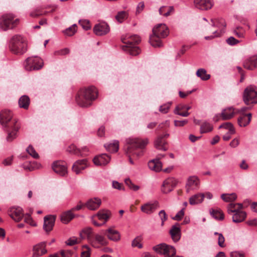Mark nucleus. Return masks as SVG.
<instances>
[{"instance_id":"7","label":"nucleus","mask_w":257,"mask_h":257,"mask_svg":"<svg viewBox=\"0 0 257 257\" xmlns=\"http://www.w3.org/2000/svg\"><path fill=\"white\" fill-rule=\"evenodd\" d=\"M243 101L246 105L257 103V87L254 85L247 87L244 90Z\"/></svg>"},{"instance_id":"18","label":"nucleus","mask_w":257,"mask_h":257,"mask_svg":"<svg viewBox=\"0 0 257 257\" xmlns=\"http://www.w3.org/2000/svg\"><path fill=\"white\" fill-rule=\"evenodd\" d=\"M199 183V180L196 176L189 177L186 184L187 192L189 193L192 190L196 189L198 187Z\"/></svg>"},{"instance_id":"45","label":"nucleus","mask_w":257,"mask_h":257,"mask_svg":"<svg viewBox=\"0 0 257 257\" xmlns=\"http://www.w3.org/2000/svg\"><path fill=\"white\" fill-rule=\"evenodd\" d=\"M110 212L108 210L99 211L96 214L99 220H104L105 221L108 219L110 215Z\"/></svg>"},{"instance_id":"54","label":"nucleus","mask_w":257,"mask_h":257,"mask_svg":"<svg viewBox=\"0 0 257 257\" xmlns=\"http://www.w3.org/2000/svg\"><path fill=\"white\" fill-rule=\"evenodd\" d=\"M62 257H72L73 256V252L69 250H62L60 252Z\"/></svg>"},{"instance_id":"16","label":"nucleus","mask_w":257,"mask_h":257,"mask_svg":"<svg viewBox=\"0 0 257 257\" xmlns=\"http://www.w3.org/2000/svg\"><path fill=\"white\" fill-rule=\"evenodd\" d=\"M194 3L196 8L201 10L210 9L213 5L212 0H194Z\"/></svg>"},{"instance_id":"33","label":"nucleus","mask_w":257,"mask_h":257,"mask_svg":"<svg viewBox=\"0 0 257 257\" xmlns=\"http://www.w3.org/2000/svg\"><path fill=\"white\" fill-rule=\"evenodd\" d=\"M45 9V8L44 7H37L30 13V16L33 18H36L39 16L46 15L48 12L44 11L43 10Z\"/></svg>"},{"instance_id":"23","label":"nucleus","mask_w":257,"mask_h":257,"mask_svg":"<svg viewBox=\"0 0 257 257\" xmlns=\"http://www.w3.org/2000/svg\"><path fill=\"white\" fill-rule=\"evenodd\" d=\"M9 215L17 222L20 221L24 217L22 209L20 207L11 208Z\"/></svg>"},{"instance_id":"50","label":"nucleus","mask_w":257,"mask_h":257,"mask_svg":"<svg viewBox=\"0 0 257 257\" xmlns=\"http://www.w3.org/2000/svg\"><path fill=\"white\" fill-rule=\"evenodd\" d=\"M141 237L140 236H137L132 241V245L133 247H138L139 248H141L143 247V245L141 243Z\"/></svg>"},{"instance_id":"11","label":"nucleus","mask_w":257,"mask_h":257,"mask_svg":"<svg viewBox=\"0 0 257 257\" xmlns=\"http://www.w3.org/2000/svg\"><path fill=\"white\" fill-rule=\"evenodd\" d=\"M52 169L56 173L60 176H64L67 174V167L65 162L62 161L54 162L52 165Z\"/></svg>"},{"instance_id":"36","label":"nucleus","mask_w":257,"mask_h":257,"mask_svg":"<svg viewBox=\"0 0 257 257\" xmlns=\"http://www.w3.org/2000/svg\"><path fill=\"white\" fill-rule=\"evenodd\" d=\"M210 213L216 219L222 220L224 219V214L220 209H211Z\"/></svg>"},{"instance_id":"55","label":"nucleus","mask_w":257,"mask_h":257,"mask_svg":"<svg viewBox=\"0 0 257 257\" xmlns=\"http://www.w3.org/2000/svg\"><path fill=\"white\" fill-rule=\"evenodd\" d=\"M226 42L228 45L231 46L236 45L240 42L239 41L232 36L227 39Z\"/></svg>"},{"instance_id":"17","label":"nucleus","mask_w":257,"mask_h":257,"mask_svg":"<svg viewBox=\"0 0 257 257\" xmlns=\"http://www.w3.org/2000/svg\"><path fill=\"white\" fill-rule=\"evenodd\" d=\"M245 69L252 70L257 67V56L253 55L246 58L243 63Z\"/></svg>"},{"instance_id":"35","label":"nucleus","mask_w":257,"mask_h":257,"mask_svg":"<svg viewBox=\"0 0 257 257\" xmlns=\"http://www.w3.org/2000/svg\"><path fill=\"white\" fill-rule=\"evenodd\" d=\"M204 198V194L199 193L195 194L189 199V203L191 205H195L202 202Z\"/></svg>"},{"instance_id":"34","label":"nucleus","mask_w":257,"mask_h":257,"mask_svg":"<svg viewBox=\"0 0 257 257\" xmlns=\"http://www.w3.org/2000/svg\"><path fill=\"white\" fill-rule=\"evenodd\" d=\"M74 217V214L72 210H69L63 213L61 215V220L65 224L68 223Z\"/></svg>"},{"instance_id":"63","label":"nucleus","mask_w":257,"mask_h":257,"mask_svg":"<svg viewBox=\"0 0 257 257\" xmlns=\"http://www.w3.org/2000/svg\"><path fill=\"white\" fill-rule=\"evenodd\" d=\"M77 243V238L73 237L72 238H69L66 241V243L68 245H73Z\"/></svg>"},{"instance_id":"47","label":"nucleus","mask_w":257,"mask_h":257,"mask_svg":"<svg viewBox=\"0 0 257 257\" xmlns=\"http://www.w3.org/2000/svg\"><path fill=\"white\" fill-rule=\"evenodd\" d=\"M26 151L34 159H38L39 158V154L36 152L35 149L31 145H30L27 149Z\"/></svg>"},{"instance_id":"48","label":"nucleus","mask_w":257,"mask_h":257,"mask_svg":"<svg viewBox=\"0 0 257 257\" xmlns=\"http://www.w3.org/2000/svg\"><path fill=\"white\" fill-rule=\"evenodd\" d=\"M174 11V8L170 7H162V14L165 17H168Z\"/></svg>"},{"instance_id":"4","label":"nucleus","mask_w":257,"mask_h":257,"mask_svg":"<svg viewBox=\"0 0 257 257\" xmlns=\"http://www.w3.org/2000/svg\"><path fill=\"white\" fill-rule=\"evenodd\" d=\"M121 40L122 42L125 44L123 48H125V50L127 51L131 55L135 56L140 53L141 49L140 48L135 46L141 42V38L139 36L134 35L125 36V37H121Z\"/></svg>"},{"instance_id":"20","label":"nucleus","mask_w":257,"mask_h":257,"mask_svg":"<svg viewBox=\"0 0 257 257\" xmlns=\"http://www.w3.org/2000/svg\"><path fill=\"white\" fill-rule=\"evenodd\" d=\"M6 132H7L8 135L6 140L8 142H11L17 137V132L20 128L19 124L15 125L13 127L4 128Z\"/></svg>"},{"instance_id":"39","label":"nucleus","mask_w":257,"mask_h":257,"mask_svg":"<svg viewBox=\"0 0 257 257\" xmlns=\"http://www.w3.org/2000/svg\"><path fill=\"white\" fill-rule=\"evenodd\" d=\"M67 151L75 155L83 156V154L81 152V150L77 148L74 144L69 146L67 149Z\"/></svg>"},{"instance_id":"15","label":"nucleus","mask_w":257,"mask_h":257,"mask_svg":"<svg viewBox=\"0 0 257 257\" xmlns=\"http://www.w3.org/2000/svg\"><path fill=\"white\" fill-rule=\"evenodd\" d=\"M56 220V216L52 215H47L44 218L43 228L47 232L53 229Z\"/></svg>"},{"instance_id":"1","label":"nucleus","mask_w":257,"mask_h":257,"mask_svg":"<svg viewBox=\"0 0 257 257\" xmlns=\"http://www.w3.org/2000/svg\"><path fill=\"white\" fill-rule=\"evenodd\" d=\"M147 139L141 140L139 138H129L126 141L124 146V151L126 155L129 158L131 164H134L132 157L138 158L143 154L142 149L148 144Z\"/></svg>"},{"instance_id":"62","label":"nucleus","mask_w":257,"mask_h":257,"mask_svg":"<svg viewBox=\"0 0 257 257\" xmlns=\"http://www.w3.org/2000/svg\"><path fill=\"white\" fill-rule=\"evenodd\" d=\"M172 104L171 102H168L167 104L162 105V113H166L168 112L171 105Z\"/></svg>"},{"instance_id":"12","label":"nucleus","mask_w":257,"mask_h":257,"mask_svg":"<svg viewBox=\"0 0 257 257\" xmlns=\"http://www.w3.org/2000/svg\"><path fill=\"white\" fill-rule=\"evenodd\" d=\"M159 206V202L157 201H154L143 204L141 207V210L145 213L150 214L154 212Z\"/></svg>"},{"instance_id":"44","label":"nucleus","mask_w":257,"mask_h":257,"mask_svg":"<svg viewBox=\"0 0 257 257\" xmlns=\"http://www.w3.org/2000/svg\"><path fill=\"white\" fill-rule=\"evenodd\" d=\"M212 125L207 122H203L200 126V133L201 134L210 132L212 131Z\"/></svg>"},{"instance_id":"2","label":"nucleus","mask_w":257,"mask_h":257,"mask_svg":"<svg viewBox=\"0 0 257 257\" xmlns=\"http://www.w3.org/2000/svg\"><path fill=\"white\" fill-rule=\"evenodd\" d=\"M98 95V91L93 86L81 88L76 96V101L81 107H87L91 105Z\"/></svg>"},{"instance_id":"52","label":"nucleus","mask_w":257,"mask_h":257,"mask_svg":"<svg viewBox=\"0 0 257 257\" xmlns=\"http://www.w3.org/2000/svg\"><path fill=\"white\" fill-rule=\"evenodd\" d=\"M79 23L85 30H88L91 28V25L88 21L80 20Z\"/></svg>"},{"instance_id":"5","label":"nucleus","mask_w":257,"mask_h":257,"mask_svg":"<svg viewBox=\"0 0 257 257\" xmlns=\"http://www.w3.org/2000/svg\"><path fill=\"white\" fill-rule=\"evenodd\" d=\"M19 23L20 19L12 13L4 14L0 17V29L5 31L14 29Z\"/></svg>"},{"instance_id":"19","label":"nucleus","mask_w":257,"mask_h":257,"mask_svg":"<svg viewBox=\"0 0 257 257\" xmlns=\"http://www.w3.org/2000/svg\"><path fill=\"white\" fill-rule=\"evenodd\" d=\"M87 160L86 159L76 161L72 166V171L76 174H79L82 170H83L87 167Z\"/></svg>"},{"instance_id":"56","label":"nucleus","mask_w":257,"mask_h":257,"mask_svg":"<svg viewBox=\"0 0 257 257\" xmlns=\"http://www.w3.org/2000/svg\"><path fill=\"white\" fill-rule=\"evenodd\" d=\"M184 208L182 209L179 211L176 215L172 218L174 220L179 221L181 220L183 216L184 215Z\"/></svg>"},{"instance_id":"46","label":"nucleus","mask_w":257,"mask_h":257,"mask_svg":"<svg viewBox=\"0 0 257 257\" xmlns=\"http://www.w3.org/2000/svg\"><path fill=\"white\" fill-rule=\"evenodd\" d=\"M124 182L125 184L128 186V187L135 191L138 190L140 189V186L135 185L130 178H126L124 180Z\"/></svg>"},{"instance_id":"14","label":"nucleus","mask_w":257,"mask_h":257,"mask_svg":"<svg viewBox=\"0 0 257 257\" xmlns=\"http://www.w3.org/2000/svg\"><path fill=\"white\" fill-rule=\"evenodd\" d=\"M177 184V181L173 177H169L166 179L162 185L163 187V190H162L165 193H167L171 192Z\"/></svg>"},{"instance_id":"49","label":"nucleus","mask_w":257,"mask_h":257,"mask_svg":"<svg viewBox=\"0 0 257 257\" xmlns=\"http://www.w3.org/2000/svg\"><path fill=\"white\" fill-rule=\"evenodd\" d=\"M77 27L76 24L73 25L71 27L66 29L64 31V33L69 36H71L74 34L76 32V27Z\"/></svg>"},{"instance_id":"3","label":"nucleus","mask_w":257,"mask_h":257,"mask_svg":"<svg viewBox=\"0 0 257 257\" xmlns=\"http://www.w3.org/2000/svg\"><path fill=\"white\" fill-rule=\"evenodd\" d=\"M9 47L13 54L23 55L27 50V42L21 35H15L10 39Z\"/></svg>"},{"instance_id":"64","label":"nucleus","mask_w":257,"mask_h":257,"mask_svg":"<svg viewBox=\"0 0 257 257\" xmlns=\"http://www.w3.org/2000/svg\"><path fill=\"white\" fill-rule=\"evenodd\" d=\"M187 122H188V120H175L174 121V124H175V126L181 127V126H183Z\"/></svg>"},{"instance_id":"25","label":"nucleus","mask_w":257,"mask_h":257,"mask_svg":"<svg viewBox=\"0 0 257 257\" xmlns=\"http://www.w3.org/2000/svg\"><path fill=\"white\" fill-rule=\"evenodd\" d=\"M109 156L106 154H102L96 156L93 160V163L95 165L101 166L106 165L110 161Z\"/></svg>"},{"instance_id":"28","label":"nucleus","mask_w":257,"mask_h":257,"mask_svg":"<svg viewBox=\"0 0 257 257\" xmlns=\"http://www.w3.org/2000/svg\"><path fill=\"white\" fill-rule=\"evenodd\" d=\"M101 203L100 199L98 198H94L89 199L85 204V206L88 209L92 210L97 209Z\"/></svg>"},{"instance_id":"24","label":"nucleus","mask_w":257,"mask_h":257,"mask_svg":"<svg viewBox=\"0 0 257 257\" xmlns=\"http://www.w3.org/2000/svg\"><path fill=\"white\" fill-rule=\"evenodd\" d=\"M176 254L175 248L166 243H162V254L164 257H174Z\"/></svg>"},{"instance_id":"58","label":"nucleus","mask_w":257,"mask_h":257,"mask_svg":"<svg viewBox=\"0 0 257 257\" xmlns=\"http://www.w3.org/2000/svg\"><path fill=\"white\" fill-rule=\"evenodd\" d=\"M144 3L143 2H140L137 7L136 15H138L140 14L144 10Z\"/></svg>"},{"instance_id":"9","label":"nucleus","mask_w":257,"mask_h":257,"mask_svg":"<svg viewBox=\"0 0 257 257\" xmlns=\"http://www.w3.org/2000/svg\"><path fill=\"white\" fill-rule=\"evenodd\" d=\"M153 34L150 37L149 42L154 47L161 46V24L156 25L153 29Z\"/></svg>"},{"instance_id":"41","label":"nucleus","mask_w":257,"mask_h":257,"mask_svg":"<svg viewBox=\"0 0 257 257\" xmlns=\"http://www.w3.org/2000/svg\"><path fill=\"white\" fill-rule=\"evenodd\" d=\"M232 32L237 37L239 38H243L244 37L245 34V31L244 29L240 26L236 27L234 28Z\"/></svg>"},{"instance_id":"29","label":"nucleus","mask_w":257,"mask_h":257,"mask_svg":"<svg viewBox=\"0 0 257 257\" xmlns=\"http://www.w3.org/2000/svg\"><path fill=\"white\" fill-rule=\"evenodd\" d=\"M148 167L152 171L156 172L161 171V161L159 158H156L148 162Z\"/></svg>"},{"instance_id":"30","label":"nucleus","mask_w":257,"mask_h":257,"mask_svg":"<svg viewBox=\"0 0 257 257\" xmlns=\"http://www.w3.org/2000/svg\"><path fill=\"white\" fill-rule=\"evenodd\" d=\"M246 214L244 211L237 210L234 212L232 216V221L235 223H239L242 222L246 218Z\"/></svg>"},{"instance_id":"8","label":"nucleus","mask_w":257,"mask_h":257,"mask_svg":"<svg viewBox=\"0 0 257 257\" xmlns=\"http://www.w3.org/2000/svg\"><path fill=\"white\" fill-rule=\"evenodd\" d=\"M24 65L27 71L37 70L42 68L43 62L39 57H29L25 60Z\"/></svg>"},{"instance_id":"6","label":"nucleus","mask_w":257,"mask_h":257,"mask_svg":"<svg viewBox=\"0 0 257 257\" xmlns=\"http://www.w3.org/2000/svg\"><path fill=\"white\" fill-rule=\"evenodd\" d=\"M13 116V113L9 110L4 109L1 112L0 123L4 128L13 127L19 124L17 120Z\"/></svg>"},{"instance_id":"22","label":"nucleus","mask_w":257,"mask_h":257,"mask_svg":"<svg viewBox=\"0 0 257 257\" xmlns=\"http://www.w3.org/2000/svg\"><path fill=\"white\" fill-rule=\"evenodd\" d=\"M171 238L174 242L180 240L181 237V229L179 223L173 225L169 231Z\"/></svg>"},{"instance_id":"31","label":"nucleus","mask_w":257,"mask_h":257,"mask_svg":"<svg viewBox=\"0 0 257 257\" xmlns=\"http://www.w3.org/2000/svg\"><path fill=\"white\" fill-rule=\"evenodd\" d=\"M234 114V109L230 107L222 110L220 115L222 120H228L231 119Z\"/></svg>"},{"instance_id":"38","label":"nucleus","mask_w":257,"mask_h":257,"mask_svg":"<svg viewBox=\"0 0 257 257\" xmlns=\"http://www.w3.org/2000/svg\"><path fill=\"white\" fill-rule=\"evenodd\" d=\"M30 98L27 95H23L20 97L19 100V105L20 107L27 109L30 104Z\"/></svg>"},{"instance_id":"21","label":"nucleus","mask_w":257,"mask_h":257,"mask_svg":"<svg viewBox=\"0 0 257 257\" xmlns=\"http://www.w3.org/2000/svg\"><path fill=\"white\" fill-rule=\"evenodd\" d=\"M103 234L107 238L113 241H118L120 239V235L118 231L112 228H109L103 231Z\"/></svg>"},{"instance_id":"42","label":"nucleus","mask_w":257,"mask_h":257,"mask_svg":"<svg viewBox=\"0 0 257 257\" xmlns=\"http://www.w3.org/2000/svg\"><path fill=\"white\" fill-rule=\"evenodd\" d=\"M196 75L204 81L207 80L210 78V74H207L206 70L203 68L199 69L196 72Z\"/></svg>"},{"instance_id":"53","label":"nucleus","mask_w":257,"mask_h":257,"mask_svg":"<svg viewBox=\"0 0 257 257\" xmlns=\"http://www.w3.org/2000/svg\"><path fill=\"white\" fill-rule=\"evenodd\" d=\"M169 34V30L166 25L162 24V39L165 38Z\"/></svg>"},{"instance_id":"26","label":"nucleus","mask_w":257,"mask_h":257,"mask_svg":"<svg viewBox=\"0 0 257 257\" xmlns=\"http://www.w3.org/2000/svg\"><path fill=\"white\" fill-rule=\"evenodd\" d=\"M45 242H41L33 247V257L40 256L47 252Z\"/></svg>"},{"instance_id":"40","label":"nucleus","mask_w":257,"mask_h":257,"mask_svg":"<svg viewBox=\"0 0 257 257\" xmlns=\"http://www.w3.org/2000/svg\"><path fill=\"white\" fill-rule=\"evenodd\" d=\"M128 13L126 11L118 12L115 16V20L119 23H122L124 20L127 19Z\"/></svg>"},{"instance_id":"37","label":"nucleus","mask_w":257,"mask_h":257,"mask_svg":"<svg viewBox=\"0 0 257 257\" xmlns=\"http://www.w3.org/2000/svg\"><path fill=\"white\" fill-rule=\"evenodd\" d=\"M104 147L108 151L111 153H115L118 150L119 142L118 141L114 140L112 143L105 145Z\"/></svg>"},{"instance_id":"32","label":"nucleus","mask_w":257,"mask_h":257,"mask_svg":"<svg viewBox=\"0 0 257 257\" xmlns=\"http://www.w3.org/2000/svg\"><path fill=\"white\" fill-rule=\"evenodd\" d=\"M92 229L91 227H86L83 229L80 233V235L82 238H86L88 241L89 242L91 238H92L93 235Z\"/></svg>"},{"instance_id":"10","label":"nucleus","mask_w":257,"mask_h":257,"mask_svg":"<svg viewBox=\"0 0 257 257\" xmlns=\"http://www.w3.org/2000/svg\"><path fill=\"white\" fill-rule=\"evenodd\" d=\"M89 243L94 248H99L101 246L108 244V241L102 234L94 233Z\"/></svg>"},{"instance_id":"13","label":"nucleus","mask_w":257,"mask_h":257,"mask_svg":"<svg viewBox=\"0 0 257 257\" xmlns=\"http://www.w3.org/2000/svg\"><path fill=\"white\" fill-rule=\"evenodd\" d=\"M110 31L109 25L105 22L96 24L93 28V32L97 36H102L107 34Z\"/></svg>"},{"instance_id":"27","label":"nucleus","mask_w":257,"mask_h":257,"mask_svg":"<svg viewBox=\"0 0 257 257\" xmlns=\"http://www.w3.org/2000/svg\"><path fill=\"white\" fill-rule=\"evenodd\" d=\"M251 117L252 114L251 113L240 115L237 119L238 125L241 127H245L250 123Z\"/></svg>"},{"instance_id":"43","label":"nucleus","mask_w":257,"mask_h":257,"mask_svg":"<svg viewBox=\"0 0 257 257\" xmlns=\"http://www.w3.org/2000/svg\"><path fill=\"white\" fill-rule=\"evenodd\" d=\"M221 198L225 202H232L236 199L237 195L234 193L231 194H222L221 195Z\"/></svg>"},{"instance_id":"59","label":"nucleus","mask_w":257,"mask_h":257,"mask_svg":"<svg viewBox=\"0 0 257 257\" xmlns=\"http://www.w3.org/2000/svg\"><path fill=\"white\" fill-rule=\"evenodd\" d=\"M235 206H236V204L230 203L229 204H228V206H227L228 213L229 214H230L231 213H234V212L237 211V210H238V209H235Z\"/></svg>"},{"instance_id":"51","label":"nucleus","mask_w":257,"mask_h":257,"mask_svg":"<svg viewBox=\"0 0 257 257\" xmlns=\"http://www.w3.org/2000/svg\"><path fill=\"white\" fill-rule=\"evenodd\" d=\"M182 110H183V107H182L181 108H180V107H176L175 109L174 110V112L175 114L184 117L188 116L189 115V113L187 111L183 112H180V111Z\"/></svg>"},{"instance_id":"57","label":"nucleus","mask_w":257,"mask_h":257,"mask_svg":"<svg viewBox=\"0 0 257 257\" xmlns=\"http://www.w3.org/2000/svg\"><path fill=\"white\" fill-rule=\"evenodd\" d=\"M83 248L86 249V250L82 251L81 253V257H90V250L89 247L87 245H84Z\"/></svg>"},{"instance_id":"60","label":"nucleus","mask_w":257,"mask_h":257,"mask_svg":"<svg viewBox=\"0 0 257 257\" xmlns=\"http://www.w3.org/2000/svg\"><path fill=\"white\" fill-rule=\"evenodd\" d=\"M25 222L29 224L31 226H36V223L34 222L30 215H27L25 217Z\"/></svg>"},{"instance_id":"61","label":"nucleus","mask_w":257,"mask_h":257,"mask_svg":"<svg viewBox=\"0 0 257 257\" xmlns=\"http://www.w3.org/2000/svg\"><path fill=\"white\" fill-rule=\"evenodd\" d=\"M224 241L225 239L222 234H219L218 238V244L219 246L221 247H224Z\"/></svg>"}]
</instances>
